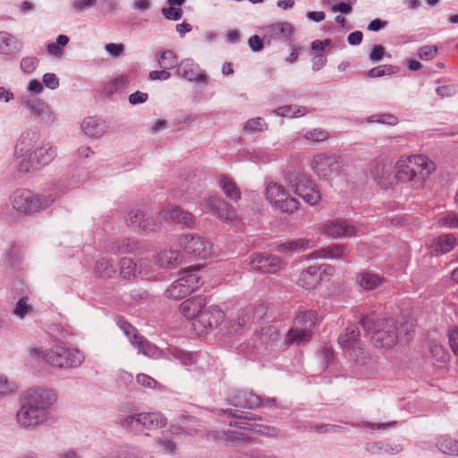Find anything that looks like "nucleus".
Listing matches in <instances>:
<instances>
[{
	"label": "nucleus",
	"instance_id": "13",
	"mask_svg": "<svg viewBox=\"0 0 458 458\" xmlns=\"http://www.w3.org/2000/svg\"><path fill=\"white\" fill-rule=\"evenodd\" d=\"M203 207L208 212L226 224H233L238 219L235 209L220 197L211 196L206 199Z\"/></svg>",
	"mask_w": 458,
	"mask_h": 458
},
{
	"label": "nucleus",
	"instance_id": "38",
	"mask_svg": "<svg viewBox=\"0 0 458 458\" xmlns=\"http://www.w3.org/2000/svg\"><path fill=\"white\" fill-rule=\"evenodd\" d=\"M360 331L356 325L352 324L346 327L344 331L338 337V344L343 349H350L358 341Z\"/></svg>",
	"mask_w": 458,
	"mask_h": 458
},
{
	"label": "nucleus",
	"instance_id": "37",
	"mask_svg": "<svg viewBox=\"0 0 458 458\" xmlns=\"http://www.w3.org/2000/svg\"><path fill=\"white\" fill-rule=\"evenodd\" d=\"M144 433L148 436L147 431L157 430L166 425L165 417L160 412H144Z\"/></svg>",
	"mask_w": 458,
	"mask_h": 458
},
{
	"label": "nucleus",
	"instance_id": "27",
	"mask_svg": "<svg viewBox=\"0 0 458 458\" xmlns=\"http://www.w3.org/2000/svg\"><path fill=\"white\" fill-rule=\"evenodd\" d=\"M168 360L178 361L182 366H191L196 361V353L184 351L177 346L168 344L165 350Z\"/></svg>",
	"mask_w": 458,
	"mask_h": 458
},
{
	"label": "nucleus",
	"instance_id": "64",
	"mask_svg": "<svg viewBox=\"0 0 458 458\" xmlns=\"http://www.w3.org/2000/svg\"><path fill=\"white\" fill-rule=\"evenodd\" d=\"M458 91V88L454 84L443 85L436 88V93L441 98L452 97Z\"/></svg>",
	"mask_w": 458,
	"mask_h": 458
},
{
	"label": "nucleus",
	"instance_id": "21",
	"mask_svg": "<svg viewBox=\"0 0 458 458\" xmlns=\"http://www.w3.org/2000/svg\"><path fill=\"white\" fill-rule=\"evenodd\" d=\"M176 73L180 78L191 82H205L207 81L199 65L191 58L182 59L176 68Z\"/></svg>",
	"mask_w": 458,
	"mask_h": 458
},
{
	"label": "nucleus",
	"instance_id": "43",
	"mask_svg": "<svg viewBox=\"0 0 458 458\" xmlns=\"http://www.w3.org/2000/svg\"><path fill=\"white\" fill-rule=\"evenodd\" d=\"M317 320V312L315 310H309L300 311L294 318V324L295 327L299 328H309L312 331V327L316 324Z\"/></svg>",
	"mask_w": 458,
	"mask_h": 458
},
{
	"label": "nucleus",
	"instance_id": "33",
	"mask_svg": "<svg viewBox=\"0 0 458 458\" xmlns=\"http://www.w3.org/2000/svg\"><path fill=\"white\" fill-rule=\"evenodd\" d=\"M181 259V254L178 250H163L154 257L155 264L161 268H173Z\"/></svg>",
	"mask_w": 458,
	"mask_h": 458
},
{
	"label": "nucleus",
	"instance_id": "31",
	"mask_svg": "<svg viewBox=\"0 0 458 458\" xmlns=\"http://www.w3.org/2000/svg\"><path fill=\"white\" fill-rule=\"evenodd\" d=\"M28 110L31 114L39 117L46 123H53L55 120V115L50 106L40 98H35Z\"/></svg>",
	"mask_w": 458,
	"mask_h": 458
},
{
	"label": "nucleus",
	"instance_id": "25",
	"mask_svg": "<svg viewBox=\"0 0 458 458\" xmlns=\"http://www.w3.org/2000/svg\"><path fill=\"white\" fill-rule=\"evenodd\" d=\"M23 45L13 34L1 30L0 31V55H15L21 53Z\"/></svg>",
	"mask_w": 458,
	"mask_h": 458
},
{
	"label": "nucleus",
	"instance_id": "48",
	"mask_svg": "<svg viewBox=\"0 0 458 458\" xmlns=\"http://www.w3.org/2000/svg\"><path fill=\"white\" fill-rule=\"evenodd\" d=\"M142 274V270H139L137 263L131 258H123L121 259V275L126 280L135 278L137 274Z\"/></svg>",
	"mask_w": 458,
	"mask_h": 458
},
{
	"label": "nucleus",
	"instance_id": "5",
	"mask_svg": "<svg viewBox=\"0 0 458 458\" xmlns=\"http://www.w3.org/2000/svg\"><path fill=\"white\" fill-rule=\"evenodd\" d=\"M57 196L53 193L37 195L28 189H18L13 192L10 201L19 215L30 216L50 207Z\"/></svg>",
	"mask_w": 458,
	"mask_h": 458
},
{
	"label": "nucleus",
	"instance_id": "51",
	"mask_svg": "<svg viewBox=\"0 0 458 458\" xmlns=\"http://www.w3.org/2000/svg\"><path fill=\"white\" fill-rule=\"evenodd\" d=\"M128 82V78L125 75H119L110 80L103 88L102 93L105 96H111L123 89Z\"/></svg>",
	"mask_w": 458,
	"mask_h": 458
},
{
	"label": "nucleus",
	"instance_id": "6",
	"mask_svg": "<svg viewBox=\"0 0 458 458\" xmlns=\"http://www.w3.org/2000/svg\"><path fill=\"white\" fill-rule=\"evenodd\" d=\"M199 266L191 267L183 272V275L174 281L166 290V295L172 299H182L192 292L198 290L203 284Z\"/></svg>",
	"mask_w": 458,
	"mask_h": 458
},
{
	"label": "nucleus",
	"instance_id": "17",
	"mask_svg": "<svg viewBox=\"0 0 458 458\" xmlns=\"http://www.w3.org/2000/svg\"><path fill=\"white\" fill-rule=\"evenodd\" d=\"M206 305V298L198 295L182 301L179 307V311L185 318L193 320L192 326L194 328H198L199 315L202 314Z\"/></svg>",
	"mask_w": 458,
	"mask_h": 458
},
{
	"label": "nucleus",
	"instance_id": "36",
	"mask_svg": "<svg viewBox=\"0 0 458 458\" xmlns=\"http://www.w3.org/2000/svg\"><path fill=\"white\" fill-rule=\"evenodd\" d=\"M357 284L366 291L376 289L384 282L380 276L369 272H361L356 276Z\"/></svg>",
	"mask_w": 458,
	"mask_h": 458
},
{
	"label": "nucleus",
	"instance_id": "7",
	"mask_svg": "<svg viewBox=\"0 0 458 458\" xmlns=\"http://www.w3.org/2000/svg\"><path fill=\"white\" fill-rule=\"evenodd\" d=\"M265 197L273 208L284 213L293 214L299 208V201L291 197L284 186L278 182L273 181L267 182Z\"/></svg>",
	"mask_w": 458,
	"mask_h": 458
},
{
	"label": "nucleus",
	"instance_id": "45",
	"mask_svg": "<svg viewBox=\"0 0 458 458\" xmlns=\"http://www.w3.org/2000/svg\"><path fill=\"white\" fill-rule=\"evenodd\" d=\"M138 249V242L131 239L117 240L112 242L110 251L115 255L131 253Z\"/></svg>",
	"mask_w": 458,
	"mask_h": 458
},
{
	"label": "nucleus",
	"instance_id": "57",
	"mask_svg": "<svg viewBox=\"0 0 458 458\" xmlns=\"http://www.w3.org/2000/svg\"><path fill=\"white\" fill-rule=\"evenodd\" d=\"M367 122L395 125L398 123V119L396 116L391 114H376L368 117Z\"/></svg>",
	"mask_w": 458,
	"mask_h": 458
},
{
	"label": "nucleus",
	"instance_id": "59",
	"mask_svg": "<svg viewBox=\"0 0 458 458\" xmlns=\"http://www.w3.org/2000/svg\"><path fill=\"white\" fill-rule=\"evenodd\" d=\"M437 52H438V48L437 46L425 45V46L420 47L417 50V55L419 56V58L420 60L429 61V60H432L433 58H435Z\"/></svg>",
	"mask_w": 458,
	"mask_h": 458
},
{
	"label": "nucleus",
	"instance_id": "40",
	"mask_svg": "<svg viewBox=\"0 0 458 458\" xmlns=\"http://www.w3.org/2000/svg\"><path fill=\"white\" fill-rule=\"evenodd\" d=\"M218 183L226 198L234 202H237L241 199V191L231 178L222 175Z\"/></svg>",
	"mask_w": 458,
	"mask_h": 458
},
{
	"label": "nucleus",
	"instance_id": "15",
	"mask_svg": "<svg viewBox=\"0 0 458 458\" xmlns=\"http://www.w3.org/2000/svg\"><path fill=\"white\" fill-rule=\"evenodd\" d=\"M322 233L333 239L352 237L357 233L356 226L345 219L327 220L322 225Z\"/></svg>",
	"mask_w": 458,
	"mask_h": 458
},
{
	"label": "nucleus",
	"instance_id": "14",
	"mask_svg": "<svg viewBox=\"0 0 458 458\" xmlns=\"http://www.w3.org/2000/svg\"><path fill=\"white\" fill-rule=\"evenodd\" d=\"M283 260L276 256L255 253L250 256L248 267L250 270L263 274H275L284 267Z\"/></svg>",
	"mask_w": 458,
	"mask_h": 458
},
{
	"label": "nucleus",
	"instance_id": "4",
	"mask_svg": "<svg viewBox=\"0 0 458 458\" xmlns=\"http://www.w3.org/2000/svg\"><path fill=\"white\" fill-rule=\"evenodd\" d=\"M30 355L35 359L42 358L51 366L60 369L77 368L81 365L85 360L83 352L76 348H69L59 344L51 350L43 351L40 348L30 349Z\"/></svg>",
	"mask_w": 458,
	"mask_h": 458
},
{
	"label": "nucleus",
	"instance_id": "62",
	"mask_svg": "<svg viewBox=\"0 0 458 458\" xmlns=\"http://www.w3.org/2000/svg\"><path fill=\"white\" fill-rule=\"evenodd\" d=\"M163 15L170 21H179L183 14L182 10L180 7L169 5L162 9Z\"/></svg>",
	"mask_w": 458,
	"mask_h": 458
},
{
	"label": "nucleus",
	"instance_id": "30",
	"mask_svg": "<svg viewBox=\"0 0 458 458\" xmlns=\"http://www.w3.org/2000/svg\"><path fill=\"white\" fill-rule=\"evenodd\" d=\"M320 280V267L310 266L301 273L298 284L305 289H314Z\"/></svg>",
	"mask_w": 458,
	"mask_h": 458
},
{
	"label": "nucleus",
	"instance_id": "44",
	"mask_svg": "<svg viewBox=\"0 0 458 458\" xmlns=\"http://www.w3.org/2000/svg\"><path fill=\"white\" fill-rule=\"evenodd\" d=\"M86 180V174H72L68 178H65L58 182L56 186L58 191L64 193L73 189L81 186Z\"/></svg>",
	"mask_w": 458,
	"mask_h": 458
},
{
	"label": "nucleus",
	"instance_id": "29",
	"mask_svg": "<svg viewBox=\"0 0 458 458\" xmlns=\"http://www.w3.org/2000/svg\"><path fill=\"white\" fill-rule=\"evenodd\" d=\"M106 122L98 117L85 118L81 123V130L91 138H100L106 131Z\"/></svg>",
	"mask_w": 458,
	"mask_h": 458
},
{
	"label": "nucleus",
	"instance_id": "2",
	"mask_svg": "<svg viewBox=\"0 0 458 458\" xmlns=\"http://www.w3.org/2000/svg\"><path fill=\"white\" fill-rule=\"evenodd\" d=\"M360 324L365 331L370 335L371 342L377 348L390 349L394 346L403 335L409 336L412 332L413 323L401 324L394 318H374L373 316H363Z\"/></svg>",
	"mask_w": 458,
	"mask_h": 458
},
{
	"label": "nucleus",
	"instance_id": "26",
	"mask_svg": "<svg viewBox=\"0 0 458 458\" xmlns=\"http://www.w3.org/2000/svg\"><path fill=\"white\" fill-rule=\"evenodd\" d=\"M347 254V249L343 244H332L325 248H321L307 255L308 259H344Z\"/></svg>",
	"mask_w": 458,
	"mask_h": 458
},
{
	"label": "nucleus",
	"instance_id": "61",
	"mask_svg": "<svg viewBox=\"0 0 458 458\" xmlns=\"http://www.w3.org/2000/svg\"><path fill=\"white\" fill-rule=\"evenodd\" d=\"M97 3V0H74L72 3V9L78 13L92 8Z\"/></svg>",
	"mask_w": 458,
	"mask_h": 458
},
{
	"label": "nucleus",
	"instance_id": "12",
	"mask_svg": "<svg viewBox=\"0 0 458 458\" xmlns=\"http://www.w3.org/2000/svg\"><path fill=\"white\" fill-rule=\"evenodd\" d=\"M117 325L128 337L131 344L139 350V352L148 357H154L157 354V346L146 340L143 335H140L137 329L128 321L118 318Z\"/></svg>",
	"mask_w": 458,
	"mask_h": 458
},
{
	"label": "nucleus",
	"instance_id": "10",
	"mask_svg": "<svg viewBox=\"0 0 458 458\" xmlns=\"http://www.w3.org/2000/svg\"><path fill=\"white\" fill-rule=\"evenodd\" d=\"M342 161L335 155H327L324 153L314 156L310 166L318 177L329 180L337 176L340 173Z\"/></svg>",
	"mask_w": 458,
	"mask_h": 458
},
{
	"label": "nucleus",
	"instance_id": "3",
	"mask_svg": "<svg viewBox=\"0 0 458 458\" xmlns=\"http://www.w3.org/2000/svg\"><path fill=\"white\" fill-rule=\"evenodd\" d=\"M436 165L425 155L402 156L395 163L394 178L398 182H411L413 187H421Z\"/></svg>",
	"mask_w": 458,
	"mask_h": 458
},
{
	"label": "nucleus",
	"instance_id": "41",
	"mask_svg": "<svg viewBox=\"0 0 458 458\" xmlns=\"http://www.w3.org/2000/svg\"><path fill=\"white\" fill-rule=\"evenodd\" d=\"M436 445L445 454L458 456V440L453 439L447 435L439 436L437 438Z\"/></svg>",
	"mask_w": 458,
	"mask_h": 458
},
{
	"label": "nucleus",
	"instance_id": "8",
	"mask_svg": "<svg viewBox=\"0 0 458 458\" xmlns=\"http://www.w3.org/2000/svg\"><path fill=\"white\" fill-rule=\"evenodd\" d=\"M57 155V148L51 143H46L31 151L19 165L21 173L40 169L51 163Z\"/></svg>",
	"mask_w": 458,
	"mask_h": 458
},
{
	"label": "nucleus",
	"instance_id": "49",
	"mask_svg": "<svg viewBox=\"0 0 458 458\" xmlns=\"http://www.w3.org/2000/svg\"><path fill=\"white\" fill-rule=\"evenodd\" d=\"M310 243L307 239H297L281 243L276 249L280 252L306 250L310 248Z\"/></svg>",
	"mask_w": 458,
	"mask_h": 458
},
{
	"label": "nucleus",
	"instance_id": "42",
	"mask_svg": "<svg viewBox=\"0 0 458 458\" xmlns=\"http://www.w3.org/2000/svg\"><path fill=\"white\" fill-rule=\"evenodd\" d=\"M274 113L281 117L298 118L306 115L309 111L302 106L286 105L275 109Z\"/></svg>",
	"mask_w": 458,
	"mask_h": 458
},
{
	"label": "nucleus",
	"instance_id": "22",
	"mask_svg": "<svg viewBox=\"0 0 458 458\" xmlns=\"http://www.w3.org/2000/svg\"><path fill=\"white\" fill-rule=\"evenodd\" d=\"M227 399L231 405L245 409L259 408L261 403L259 395L240 390L232 392Z\"/></svg>",
	"mask_w": 458,
	"mask_h": 458
},
{
	"label": "nucleus",
	"instance_id": "18",
	"mask_svg": "<svg viewBox=\"0 0 458 458\" xmlns=\"http://www.w3.org/2000/svg\"><path fill=\"white\" fill-rule=\"evenodd\" d=\"M225 317L224 311L218 307H205L202 314L199 315L198 328H195V330L199 333H204L208 328L219 327L223 324Z\"/></svg>",
	"mask_w": 458,
	"mask_h": 458
},
{
	"label": "nucleus",
	"instance_id": "35",
	"mask_svg": "<svg viewBox=\"0 0 458 458\" xmlns=\"http://www.w3.org/2000/svg\"><path fill=\"white\" fill-rule=\"evenodd\" d=\"M312 335V331L309 328H299L297 327H292L285 338L288 344L301 345L308 343Z\"/></svg>",
	"mask_w": 458,
	"mask_h": 458
},
{
	"label": "nucleus",
	"instance_id": "28",
	"mask_svg": "<svg viewBox=\"0 0 458 458\" xmlns=\"http://www.w3.org/2000/svg\"><path fill=\"white\" fill-rule=\"evenodd\" d=\"M365 450L371 454H390L394 455L403 451L399 444H391L384 441H373L365 445Z\"/></svg>",
	"mask_w": 458,
	"mask_h": 458
},
{
	"label": "nucleus",
	"instance_id": "11",
	"mask_svg": "<svg viewBox=\"0 0 458 458\" xmlns=\"http://www.w3.org/2000/svg\"><path fill=\"white\" fill-rule=\"evenodd\" d=\"M180 246L182 249L190 255L207 259L213 255V243L199 235L185 234L180 238Z\"/></svg>",
	"mask_w": 458,
	"mask_h": 458
},
{
	"label": "nucleus",
	"instance_id": "34",
	"mask_svg": "<svg viewBox=\"0 0 458 458\" xmlns=\"http://www.w3.org/2000/svg\"><path fill=\"white\" fill-rule=\"evenodd\" d=\"M38 133L35 130H27L21 135L20 140L15 147L14 156L16 157H21L24 153L28 152L29 148L33 142L38 140Z\"/></svg>",
	"mask_w": 458,
	"mask_h": 458
},
{
	"label": "nucleus",
	"instance_id": "20",
	"mask_svg": "<svg viewBox=\"0 0 458 458\" xmlns=\"http://www.w3.org/2000/svg\"><path fill=\"white\" fill-rule=\"evenodd\" d=\"M127 223L129 226L140 233L152 232L157 226L153 216L141 209L131 210L128 215Z\"/></svg>",
	"mask_w": 458,
	"mask_h": 458
},
{
	"label": "nucleus",
	"instance_id": "24",
	"mask_svg": "<svg viewBox=\"0 0 458 458\" xmlns=\"http://www.w3.org/2000/svg\"><path fill=\"white\" fill-rule=\"evenodd\" d=\"M224 413L227 414L229 417L238 420L235 422L231 421L229 423L231 427H238L243 429H253V424L251 421L261 420V417L258 415L237 409H227L224 411Z\"/></svg>",
	"mask_w": 458,
	"mask_h": 458
},
{
	"label": "nucleus",
	"instance_id": "46",
	"mask_svg": "<svg viewBox=\"0 0 458 458\" xmlns=\"http://www.w3.org/2000/svg\"><path fill=\"white\" fill-rule=\"evenodd\" d=\"M455 246L456 239L452 233L440 235L435 241V247L437 254L447 253L451 251Z\"/></svg>",
	"mask_w": 458,
	"mask_h": 458
},
{
	"label": "nucleus",
	"instance_id": "55",
	"mask_svg": "<svg viewBox=\"0 0 458 458\" xmlns=\"http://www.w3.org/2000/svg\"><path fill=\"white\" fill-rule=\"evenodd\" d=\"M33 311L32 306L29 303L28 297H21L16 303L13 314L18 318H24Z\"/></svg>",
	"mask_w": 458,
	"mask_h": 458
},
{
	"label": "nucleus",
	"instance_id": "52",
	"mask_svg": "<svg viewBox=\"0 0 458 458\" xmlns=\"http://www.w3.org/2000/svg\"><path fill=\"white\" fill-rule=\"evenodd\" d=\"M272 32L276 38L284 41L289 40L293 36V26L289 22H279L271 26Z\"/></svg>",
	"mask_w": 458,
	"mask_h": 458
},
{
	"label": "nucleus",
	"instance_id": "63",
	"mask_svg": "<svg viewBox=\"0 0 458 458\" xmlns=\"http://www.w3.org/2000/svg\"><path fill=\"white\" fill-rule=\"evenodd\" d=\"M42 82L47 88L52 90L56 89L60 84L56 74L52 72L45 73L42 77Z\"/></svg>",
	"mask_w": 458,
	"mask_h": 458
},
{
	"label": "nucleus",
	"instance_id": "23",
	"mask_svg": "<svg viewBox=\"0 0 458 458\" xmlns=\"http://www.w3.org/2000/svg\"><path fill=\"white\" fill-rule=\"evenodd\" d=\"M159 216L163 220H171L175 224L183 225L185 226H191L194 224L191 213L184 211L179 207L164 208L159 212Z\"/></svg>",
	"mask_w": 458,
	"mask_h": 458
},
{
	"label": "nucleus",
	"instance_id": "39",
	"mask_svg": "<svg viewBox=\"0 0 458 458\" xmlns=\"http://www.w3.org/2000/svg\"><path fill=\"white\" fill-rule=\"evenodd\" d=\"M215 437L217 441L225 445H233L236 443L246 442L250 439V437L245 433L230 429L216 432Z\"/></svg>",
	"mask_w": 458,
	"mask_h": 458
},
{
	"label": "nucleus",
	"instance_id": "50",
	"mask_svg": "<svg viewBox=\"0 0 458 458\" xmlns=\"http://www.w3.org/2000/svg\"><path fill=\"white\" fill-rule=\"evenodd\" d=\"M94 270L97 276L102 278H111L116 272L113 262L106 259H98Z\"/></svg>",
	"mask_w": 458,
	"mask_h": 458
},
{
	"label": "nucleus",
	"instance_id": "16",
	"mask_svg": "<svg viewBox=\"0 0 458 458\" xmlns=\"http://www.w3.org/2000/svg\"><path fill=\"white\" fill-rule=\"evenodd\" d=\"M370 175L381 188L385 189L388 188L395 180L392 163L385 159L375 160L371 164Z\"/></svg>",
	"mask_w": 458,
	"mask_h": 458
},
{
	"label": "nucleus",
	"instance_id": "60",
	"mask_svg": "<svg viewBox=\"0 0 458 458\" xmlns=\"http://www.w3.org/2000/svg\"><path fill=\"white\" fill-rule=\"evenodd\" d=\"M328 137H329L328 132L326 130L320 129V128L310 130L304 133L305 139H307L309 140L316 141V142L324 141V140H327Z\"/></svg>",
	"mask_w": 458,
	"mask_h": 458
},
{
	"label": "nucleus",
	"instance_id": "9",
	"mask_svg": "<svg viewBox=\"0 0 458 458\" xmlns=\"http://www.w3.org/2000/svg\"><path fill=\"white\" fill-rule=\"evenodd\" d=\"M289 187L306 203L314 206L321 199L320 192L314 182L304 174H294L289 181Z\"/></svg>",
	"mask_w": 458,
	"mask_h": 458
},
{
	"label": "nucleus",
	"instance_id": "19",
	"mask_svg": "<svg viewBox=\"0 0 458 458\" xmlns=\"http://www.w3.org/2000/svg\"><path fill=\"white\" fill-rule=\"evenodd\" d=\"M144 412L123 411L118 416L117 423L121 428L128 432L136 435L144 433Z\"/></svg>",
	"mask_w": 458,
	"mask_h": 458
},
{
	"label": "nucleus",
	"instance_id": "32",
	"mask_svg": "<svg viewBox=\"0 0 458 458\" xmlns=\"http://www.w3.org/2000/svg\"><path fill=\"white\" fill-rule=\"evenodd\" d=\"M253 318L252 308L248 307L239 310L235 317L232 318L230 321L227 322L226 327L230 333H237Z\"/></svg>",
	"mask_w": 458,
	"mask_h": 458
},
{
	"label": "nucleus",
	"instance_id": "54",
	"mask_svg": "<svg viewBox=\"0 0 458 458\" xmlns=\"http://www.w3.org/2000/svg\"><path fill=\"white\" fill-rule=\"evenodd\" d=\"M437 225L448 229H458V213L448 211L437 218Z\"/></svg>",
	"mask_w": 458,
	"mask_h": 458
},
{
	"label": "nucleus",
	"instance_id": "58",
	"mask_svg": "<svg viewBox=\"0 0 458 458\" xmlns=\"http://www.w3.org/2000/svg\"><path fill=\"white\" fill-rule=\"evenodd\" d=\"M39 59L36 56L22 57L20 62V69L23 73L30 74L38 66Z\"/></svg>",
	"mask_w": 458,
	"mask_h": 458
},
{
	"label": "nucleus",
	"instance_id": "47",
	"mask_svg": "<svg viewBox=\"0 0 458 458\" xmlns=\"http://www.w3.org/2000/svg\"><path fill=\"white\" fill-rule=\"evenodd\" d=\"M158 65L162 69L177 68L180 62L173 50H165L156 55Z\"/></svg>",
	"mask_w": 458,
	"mask_h": 458
},
{
	"label": "nucleus",
	"instance_id": "1",
	"mask_svg": "<svg viewBox=\"0 0 458 458\" xmlns=\"http://www.w3.org/2000/svg\"><path fill=\"white\" fill-rule=\"evenodd\" d=\"M56 402L55 393L47 388H33L25 392L16 413L18 425L33 430L50 419V409Z\"/></svg>",
	"mask_w": 458,
	"mask_h": 458
},
{
	"label": "nucleus",
	"instance_id": "53",
	"mask_svg": "<svg viewBox=\"0 0 458 458\" xmlns=\"http://www.w3.org/2000/svg\"><path fill=\"white\" fill-rule=\"evenodd\" d=\"M267 129L268 125L262 117L251 118L248 120L244 125V131L250 134L263 132Z\"/></svg>",
	"mask_w": 458,
	"mask_h": 458
},
{
	"label": "nucleus",
	"instance_id": "56",
	"mask_svg": "<svg viewBox=\"0 0 458 458\" xmlns=\"http://www.w3.org/2000/svg\"><path fill=\"white\" fill-rule=\"evenodd\" d=\"M429 352L431 357L437 362L445 363L449 359L448 352L438 344H430Z\"/></svg>",
	"mask_w": 458,
	"mask_h": 458
}]
</instances>
